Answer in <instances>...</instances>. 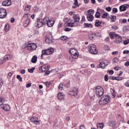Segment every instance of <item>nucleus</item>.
Masks as SVG:
<instances>
[{
	"label": "nucleus",
	"mask_w": 129,
	"mask_h": 129,
	"mask_svg": "<svg viewBox=\"0 0 129 129\" xmlns=\"http://www.w3.org/2000/svg\"><path fill=\"white\" fill-rule=\"evenodd\" d=\"M70 84V82L69 81H67V85H66V86H67V87H69Z\"/></svg>",
	"instance_id": "obj_61"
},
{
	"label": "nucleus",
	"mask_w": 129,
	"mask_h": 129,
	"mask_svg": "<svg viewBox=\"0 0 129 129\" xmlns=\"http://www.w3.org/2000/svg\"><path fill=\"white\" fill-rule=\"evenodd\" d=\"M65 97V95L63 94V93H59L57 94V98L59 100H64V98Z\"/></svg>",
	"instance_id": "obj_20"
},
{
	"label": "nucleus",
	"mask_w": 129,
	"mask_h": 129,
	"mask_svg": "<svg viewBox=\"0 0 129 129\" xmlns=\"http://www.w3.org/2000/svg\"><path fill=\"white\" fill-rule=\"evenodd\" d=\"M31 86H32V84L31 83H29L26 85V87L27 88H29L31 87Z\"/></svg>",
	"instance_id": "obj_58"
},
{
	"label": "nucleus",
	"mask_w": 129,
	"mask_h": 129,
	"mask_svg": "<svg viewBox=\"0 0 129 129\" xmlns=\"http://www.w3.org/2000/svg\"><path fill=\"white\" fill-rule=\"evenodd\" d=\"M12 74L11 72L9 73L7 75V78H8V79H11V77H12Z\"/></svg>",
	"instance_id": "obj_44"
},
{
	"label": "nucleus",
	"mask_w": 129,
	"mask_h": 129,
	"mask_svg": "<svg viewBox=\"0 0 129 129\" xmlns=\"http://www.w3.org/2000/svg\"><path fill=\"white\" fill-rule=\"evenodd\" d=\"M124 65L125 66H126V67H128L129 66V61H126L124 63Z\"/></svg>",
	"instance_id": "obj_57"
},
{
	"label": "nucleus",
	"mask_w": 129,
	"mask_h": 129,
	"mask_svg": "<svg viewBox=\"0 0 129 129\" xmlns=\"http://www.w3.org/2000/svg\"><path fill=\"white\" fill-rule=\"evenodd\" d=\"M90 38V40H93V38H94V37L93 36V35H91L89 36Z\"/></svg>",
	"instance_id": "obj_63"
},
{
	"label": "nucleus",
	"mask_w": 129,
	"mask_h": 129,
	"mask_svg": "<svg viewBox=\"0 0 129 129\" xmlns=\"http://www.w3.org/2000/svg\"><path fill=\"white\" fill-rule=\"evenodd\" d=\"M78 93V89L77 88H74L72 91H71V93L70 94L71 95H73L74 96H75V95H77Z\"/></svg>",
	"instance_id": "obj_19"
},
{
	"label": "nucleus",
	"mask_w": 129,
	"mask_h": 129,
	"mask_svg": "<svg viewBox=\"0 0 129 129\" xmlns=\"http://www.w3.org/2000/svg\"><path fill=\"white\" fill-rule=\"evenodd\" d=\"M115 124H116V123H115L114 121H110L109 122V125H110V126H113V127L115 126Z\"/></svg>",
	"instance_id": "obj_28"
},
{
	"label": "nucleus",
	"mask_w": 129,
	"mask_h": 129,
	"mask_svg": "<svg viewBox=\"0 0 129 129\" xmlns=\"http://www.w3.org/2000/svg\"><path fill=\"white\" fill-rule=\"evenodd\" d=\"M101 14V12L97 11L95 14V17L96 18H99L100 17V14Z\"/></svg>",
	"instance_id": "obj_34"
},
{
	"label": "nucleus",
	"mask_w": 129,
	"mask_h": 129,
	"mask_svg": "<svg viewBox=\"0 0 129 129\" xmlns=\"http://www.w3.org/2000/svg\"><path fill=\"white\" fill-rule=\"evenodd\" d=\"M112 11L113 13H117V9L116 8H113Z\"/></svg>",
	"instance_id": "obj_55"
},
{
	"label": "nucleus",
	"mask_w": 129,
	"mask_h": 129,
	"mask_svg": "<svg viewBox=\"0 0 129 129\" xmlns=\"http://www.w3.org/2000/svg\"><path fill=\"white\" fill-rule=\"evenodd\" d=\"M124 45H127L128 44V40H125L123 41Z\"/></svg>",
	"instance_id": "obj_52"
},
{
	"label": "nucleus",
	"mask_w": 129,
	"mask_h": 129,
	"mask_svg": "<svg viewBox=\"0 0 129 129\" xmlns=\"http://www.w3.org/2000/svg\"><path fill=\"white\" fill-rule=\"evenodd\" d=\"M88 50L93 55H96L98 53V50L96 48V46L94 44H90L88 46Z\"/></svg>",
	"instance_id": "obj_6"
},
{
	"label": "nucleus",
	"mask_w": 129,
	"mask_h": 129,
	"mask_svg": "<svg viewBox=\"0 0 129 129\" xmlns=\"http://www.w3.org/2000/svg\"><path fill=\"white\" fill-rule=\"evenodd\" d=\"M119 10L120 12H124L125 11H126V7L124 5H121L119 7Z\"/></svg>",
	"instance_id": "obj_27"
},
{
	"label": "nucleus",
	"mask_w": 129,
	"mask_h": 129,
	"mask_svg": "<svg viewBox=\"0 0 129 129\" xmlns=\"http://www.w3.org/2000/svg\"><path fill=\"white\" fill-rule=\"evenodd\" d=\"M84 26H85V27H86L87 28H88V27L92 28L93 27L91 24H88V23H85Z\"/></svg>",
	"instance_id": "obj_36"
},
{
	"label": "nucleus",
	"mask_w": 129,
	"mask_h": 129,
	"mask_svg": "<svg viewBox=\"0 0 129 129\" xmlns=\"http://www.w3.org/2000/svg\"><path fill=\"white\" fill-rule=\"evenodd\" d=\"M94 91L97 97H98L99 98L101 97V96L103 95V93H104L103 88L101 86H97L95 88Z\"/></svg>",
	"instance_id": "obj_4"
},
{
	"label": "nucleus",
	"mask_w": 129,
	"mask_h": 129,
	"mask_svg": "<svg viewBox=\"0 0 129 129\" xmlns=\"http://www.w3.org/2000/svg\"><path fill=\"white\" fill-rule=\"evenodd\" d=\"M59 90H63V84L60 83L58 86Z\"/></svg>",
	"instance_id": "obj_38"
},
{
	"label": "nucleus",
	"mask_w": 129,
	"mask_h": 129,
	"mask_svg": "<svg viewBox=\"0 0 129 129\" xmlns=\"http://www.w3.org/2000/svg\"><path fill=\"white\" fill-rule=\"evenodd\" d=\"M3 86V80L0 78V88Z\"/></svg>",
	"instance_id": "obj_60"
},
{
	"label": "nucleus",
	"mask_w": 129,
	"mask_h": 129,
	"mask_svg": "<svg viewBox=\"0 0 129 129\" xmlns=\"http://www.w3.org/2000/svg\"><path fill=\"white\" fill-rule=\"evenodd\" d=\"M1 107L6 111H9L11 109V107H10V105L9 104L3 105V106Z\"/></svg>",
	"instance_id": "obj_22"
},
{
	"label": "nucleus",
	"mask_w": 129,
	"mask_h": 129,
	"mask_svg": "<svg viewBox=\"0 0 129 129\" xmlns=\"http://www.w3.org/2000/svg\"><path fill=\"white\" fill-rule=\"evenodd\" d=\"M95 26L96 27H100V28H102L103 27V23L98 20H96L95 23Z\"/></svg>",
	"instance_id": "obj_21"
},
{
	"label": "nucleus",
	"mask_w": 129,
	"mask_h": 129,
	"mask_svg": "<svg viewBox=\"0 0 129 129\" xmlns=\"http://www.w3.org/2000/svg\"><path fill=\"white\" fill-rule=\"evenodd\" d=\"M118 58L117 57H115L113 59V63H117L118 62Z\"/></svg>",
	"instance_id": "obj_40"
},
{
	"label": "nucleus",
	"mask_w": 129,
	"mask_h": 129,
	"mask_svg": "<svg viewBox=\"0 0 129 129\" xmlns=\"http://www.w3.org/2000/svg\"><path fill=\"white\" fill-rule=\"evenodd\" d=\"M99 62H100L99 66L100 68H102V69H103L104 67L107 66L109 63L108 62H107V60H103L102 61H101V60H100Z\"/></svg>",
	"instance_id": "obj_14"
},
{
	"label": "nucleus",
	"mask_w": 129,
	"mask_h": 129,
	"mask_svg": "<svg viewBox=\"0 0 129 129\" xmlns=\"http://www.w3.org/2000/svg\"><path fill=\"white\" fill-rule=\"evenodd\" d=\"M31 16V15L29 13H25L23 15V16L22 17V19H30V16Z\"/></svg>",
	"instance_id": "obj_26"
},
{
	"label": "nucleus",
	"mask_w": 129,
	"mask_h": 129,
	"mask_svg": "<svg viewBox=\"0 0 129 129\" xmlns=\"http://www.w3.org/2000/svg\"><path fill=\"white\" fill-rule=\"evenodd\" d=\"M112 96H113V98H114V97H115V96H116V94L115 93V90L112 89Z\"/></svg>",
	"instance_id": "obj_33"
},
{
	"label": "nucleus",
	"mask_w": 129,
	"mask_h": 129,
	"mask_svg": "<svg viewBox=\"0 0 129 129\" xmlns=\"http://www.w3.org/2000/svg\"><path fill=\"white\" fill-rule=\"evenodd\" d=\"M34 70H35V68H32V69H28V72L30 73H33L34 72Z\"/></svg>",
	"instance_id": "obj_42"
},
{
	"label": "nucleus",
	"mask_w": 129,
	"mask_h": 129,
	"mask_svg": "<svg viewBox=\"0 0 129 129\" xmlns=\"http://www.w3.org/2000/svg\"><path fill=\"white\" fill-rule=\"evenodd\" d=\"M30 121L32 122V123H34L36 125H39L40 124V121H39V119L37 117H32L30 118Z\"/></svg>",
	"instance_id": "obj_12"
},
{
	"label": "nucleus",
	"mask_w": 129,
	"mask_h": 129,
	"mask_svg": "<svg viewBox=\"0 0 129 129\" xmlns=\"http://www.w3.org/2000/svg\"><path fill=\"white\" fill-rule=\"evenodd\" d=\"M7 17V11L4 8H0V19H5Z\"/></svg>",
	"instance_id": "obj_11"
},
{
	"label": "nucleus",
	"mask_w": 129,
	"mask_h": 129,
	"mask_svg": "<svg viewBox=\"0 0 129 129\" xmlns=\"http://www.w3.org/2000/svg\"><path fill=\"white\" fill-rule=\"evenodd\" d=\"M37 55H34L32 57V58L31 59V62L32 63H36L37 62Z\"/></svg>",
	"instance_id": "obj_29"
},
{
	"label": "nucleus",
	"mask_w": 129,
	"mask_h": 129,
	"mask_svg": "<svg viewBox=\"0 0 129 129\" xmlns=\"http://www.w3.org/2000/svg\"><path fill=\"white\" fill-rule=\"evenodd\" d=\"M68 18H65L64 19H63V22H65L66 23L65 24L66 25H67V23H68Z\"/></svg>",
	"instance_id": "obj_53"
},
{
	"label": "nucleus",
	"mask_w": 129,
	"mask_h": 129,
	"mask_svg": "<svg viewBox=\"0 0 129 129\" xmlns=\"http://www.w3.org/2000/svg\"><path fill=\"white\" fill-rule=\"evenodd\" d=\"M69 52L71 54L72 56L69 57V60L70 62H74V61H75V59H77L78 56H79L78 50L76 48H72L69 50Z\"/></svg>",
	"instance_id": "obj_2"
},
{
	"label": "nucleus",
	"mask_w": 129,
	"mask_h": 129,
	"mask_svg": "<svg viewBox=\"0 0 129 129\" xmlns=\"http://www.w3.org/2000/svg\"><path fill=\"white\" fill-rule=\"evenodd\" d=\"M31 22V20L30 19H27L25 23L24 24V27H27L29 24L30 22Z\"/></svg>",
	"instance_id": "obj_30"
},
{
	"label": "nucleus",
	"mask_w": 129,
	"mask_h": 129,
	"mask_svg": "<svg viewBox=\"0 0 129 129\" xmlns=\"http://www.w3.org/2000/svg\"><path fill=\"white\" fill-rule=\"evenodd\" d=\"M114 19H115V16H112L111 18V22H115Z\"/></svg>",
	"instance_id": "obj_56"
},
{
	"label": "nucleus",
	"mask_w": 129,
	"mask_h": 129,
	"mask_svg": "<svg viewBox=\"0 0 129 129\" xmlns=\"http://www.w3.org/2000/svg\"><path fill=\"white\" fill-rule=\"evenodd\" d=\"M121 36L117 35L115 37L114 43H116V44H119V43L121 42Z\"/></svg>",
	"instance_id": "obj_18"
},
{
	"label": "nucleus",
	"mask_w": 129,
	"mask_h": 129,
	"mask_svg": "<svg viewBox=\"0 0 129 129\" xmlns=\"http://www.w3.org/2000/svg\"><path fill=\"white\" fill-rule=\"evenodd\" d=\"M42 25H44V19L41 21V19H38L37 20V23L35 24L36 28H41Z\"/></svg>",
	"instance_id": "obj_13"
},
{
	"label": "nucleus",
	"mask_w": 129,
	"mask_h": 129,
	"mask_svg": "<svg viewBox=\"0 0 129 129\" xmlns=\"http://www.w3.org/2000/svg\"><path fill=\"white\" fill-rule=\"evenodd\" d=\"M39 69L40 71H41V72H45L44 75L47 76L50 74V71H49L50 66L47 64H43L42 66L39 67Z\"/></svg>",
	"instance_id": "obj_7"
},
{
	"label": "nucleus",
	"mask_w": 129,
	"mask_h": 129,
	"mask_svg": "<svg viewBox=\"0 0 129 129\" xmlns=\"http://www.w3.org/2000/svg\"><path fill=\"white\" fill-rule=\"evenodd\" d=\"M54 23L55 21H54V20H52L51 19H49V17H46L43 19L44 26L47 25V27L50 28L51 27H53V26H54Z\"/></svg>",
	"instance_id": "obj_5"
},
{
	"label": "nucleus",
	"mask_w": 129,
	"mask_h": 129,
	"mask_svg": "<svg viewBox=\"0 0 129 129\" xmlns=\"http://www.w3.org/2000/svg\"><path fill=\"white\" fill-rule=\"evenodd\" d=\"M106 11H107V12H110V11H111V8L108 7H106L105 9Z\"/></svg>",
	"instance_id": "obj_48"
},
{
	"label": "nucleus",
	"mask_w": 129,
	"mask_h": 129,
	"mask_svg": "<svg viewBox=\"0 0 129 129\" xmlns=\"http://www.w3.org/2000/svg\"><path fill=\"white\" fill-rule=\"evenodd\" d=\"M125 86H126V87H129V80L127 81L125 83Z\"/></svg>",
	"instance_id": "obj_49"
},
{
	"label": "nucleus",
	"mask_w": 129,
	"mask_h": 129,
	"mask_svg": "<svg viewBox=\"0 0 129 129\" xmlns=\"http://www.w3.org/2000/svg\"><path fill=\"white\" fill-rule=\"evenodd\" d=\"M112 55H118V51H115L112 52Z\"/></svg>",
	"instance_id": "obj_47"
},
{
	"label": "nucleus",
	"mask_w": 129,
	"mask_h": 129,
	"mask_svg": "<svg viewBox=\"0 0 129 129\" xmlns=\"http://www.w3.org/2000/svg\"><path fill=\"white\" fill-rule=\"evenodd\" d=\"M10 28H11V27L10 26V25L9 24H6L5 27V30L6 32H8L9 30H10Z\"/></svg>",
	"instance_id": "obj_32"
},
{
	"label": "nucleus",
	"mask_w": 129,
	"mask_h": 129,
	"mask_svg": "<svg viewBox=\"0 0 129 129\" xmlns=\"http://www.w3.org/2000/svg\"><path fill=\"white\" fill-rule=\"evenodd\" d=\"M26 47L28 51H34L37 49V44L34 43H28Z\"/></svg>",
	"instance_id": "obj_10"
},
{
	"label": "nucleus",
	"mask_w": 129,
	"mask_h": 129,
	"mask_svg": "<svg viewBox=\"0 0 129 129\" xmlns=\"http://www.w3.org/2000/svg\"><path fill=\"white\" fill-rule=\"evenodd\" d=\"M17 78L18 80H19V81L20 82H22V81H23V78H22V77H21V76L20 75H17Z\"/></svg>",
	"instance_id": "obj_37"
},
{
	"label": "nucleus",
	"mask_w": 129,
	"mask_h": 129,
	"mask_svg": "<svg viewBox=\"0 0 129 129\" xmlns=\"http://www.w3.org/2000/svg\"><path fill=\"white\" fill-rule=\"evenodd\" d=\"M110 96L108 95H104L102 96L99 101L100 105H106L110 102Z\"/></svg>",
	"instance_id": "obj_3"
},
{
	"label": "nucleus",
	"mask_w": 129,
	"mask_h": 129,
	"mask_svg": "<svg viewBox=\"0 0 129 129\" xmlns=\"http://www.w3.org/2000/svg\"><path fill=\"white\" fill-rule=\"evenodd\" d=\"M87 19L89 22H92L94 17H93V12L92 10H89L87 11Z\"/></svg>",
	"instance_id": "obj_9"
},
{
	"label": "nucleus",
	"mask_w": 129,
	"mask_h": 129,
	"mask_svg": "<svg viewBox=\"0 0 129 129\" xmlns=\"http://www.w3.org/2000/svg\"><path fill=\"white\" fill-rule=\"evenodd\" d=\"M80 129H86V128L85 127V126L84 125H81L80 126Z\"/></svg>",
	"instance_id": "obj_54"
},
{
	"label": "nucleus",
	"mask_w": 129,
	"mask_h": 129,
	"mask_svg": "<svg viewBox=\"0 0 129 129\" xmlns=\"http://www.w3.org/2000/svg\"><path fill=\"white\" fill-rule=\"evenodd\" d=\"M53 40H54L53 35H52V32H49L46 35L45 38V42L47 44H52L53 43Z\"/></svg>",
	"instance_id": "obj_8"
},
{
	"label": "nucleus",
	"mask_w": 129,
	"mask_h": 129,
	"mask_svg": "<svg viewBox=\"0 0 129 129\" xmlns=\"http://www.w3.org/2000/svg\"><path fill=\"white\" fill-rule=\"evenodd\" d=\"M104 126V124L103 123H99L97 124V127L98 129H102Z\"/></svg>",
	"instance_id": "obj_24"
},
{
	"label": "nucleus",
	"mask_w": 129,
	"mask_h": 129,
	"mask_svg": "<svg viewBox=\"0 0 129 129\" xmlns=\"http://www.w3.org/2000/svg\"><path fill=\"white\" fill-rule=\"evenodd\" d=\"M6 62V59L5 58V57H3L0 59V64H4Z\"/></svg>",
	"instance_id": "obj_35"
},
{
	"label": "nucleus",
	"mask_w": 129,
	"mask_h": 129,
	"mask_svg": "<svg viewBox=\"0 0 129 129\" xmlns=\"http://www.w3.org/2000/svg\"><path fill=\"white\" fill-rule=\"evenodd\" d=\"M74 5H75V6H77V7H79V5L78 4V1H75L74 3Z\"/></svg>",
	"instance_id": "obj_51"
},
{
	"label": "nucleus",
	"mask_w": 129,
	"mask_h": 129,
	"mask_svg": "<svg viewBox=\"0 0 129 129\" xmlns=\"http://www.w3.org/2000/svg\"><path fill=\"white\" fill-rule=\"evenodd\" d=\"M26 11H30L31 10V5H26L25 7Z\"/></svg>",
	"instance_id": "obj_39"
},
{
	"label": "nucleus",
	"mask_w": 129,
	"mask_h": 129,
	"mask_svg": "<svg viewBox=\"0 0 129 129\" xmlns=\"http://www.w3.org/2000/svg\"><path fill=\"white\" fill-rule=\"evenodd\" d=\"M2 5L4 6V7H9L12 5V1L11 0H7L3 2Z\"/></svg>",
	"instance_id": "obj_17"
},
{
	"label": "nucleus",
	"mask_w": 129,
	"mask_h": 129,
	"mask_svg": "<svg viewBox=\"0 0 129 129\" xmlns=\"http://www.w3.org/2000/svg\"><path fill=\"white\" fill-rule=\"evenodd\" d=\"M109 36L110 39H114V38H116V37L117 36V34L115 33L114 32H110L109 33Z\"/></svg>",
	"instance_id": "obj_23"
},
{
	"label": "nucleus",
	"mask_w": 129,
	"mask_h": 129,
	"mask_svg": "<svg viewBox=\"0 0 129 129\" xmlns=\"http://www.w3.org/2000/svg\"><path fill=\"white\" fill-rule=\"evenodd\" d=\"M42 54H41V56H40L41 59H43V58H44V56H43L44 55H45V53H44V49L42 50Z\"/></svg>",
	"instance_id": "obj_50"
},
{
	"label": "nucleus",
	"mask_w": 129,
	"mask_h": 129,
	"mask_svg": "<svg viewBox=\"0 0 129 129\" xmlns=\"http://www.w3.org/2000/svg\"><path fill=\"white\" fill-rule=\"evenodd\" d=\"M64 31L65 32H70V31H71V28H64Z\"/></svg>",
	"instance_id": "obj_46"
},
{
	"label": "nucleus",
	"mask_w": 129,
	"mask_h": 129,
	"mask_svg": "<svg viewBox=\"0 0 129 129\" xmlns=\"http://www.w3.org/2000/svg\"><path fill=\"white\" fill-rule=\"evenodd\" d=\"M45 84H46V86H47V87H49V85H50V82H46L45 83Z\"/></svg>",
	"instance_id": "obj_64"
},
{
	"label": "nucleus",
	"mask_w": 129,
	"mask_h": 129,
	"mask_svg": "<svg viewBox=\"0 0 129 129\" xmlns=\"http://www.w3.org/2000/svg\"><path fill=\"white\" fill-rule=\"evenodd\" d=\"M21 74H25L26 73V70H22L21 71Z\"/></svg>",
	"instance_id": "obj_59"
},
{
	"label": "nucleus",
	"mask_w": 129,
	"mask_h": 129,
	"mask_svg": "<svg viewBox=\"0 0 129 129\" xmlns=\"http://www.w3.org/2000/svg\"><path fill=\"white\" fill-rule=\"evenodd\" d=\"M45 55H51L54 52V49L53 48L48 49L46 50H44L43 51Z\"/></svg>",
	"instance_id": "obj_15"
},
{
	"label": "nucleus",
	"mask_w": 129,
	"mask_h": 129,
	"mask_svg": "<svg viewBox=\"0 0 129 129\" xmlns=\"http://www.w3.org/2000/svg\"><path fill=\"white\" fill-rule=\"evenodd\" d=\"M13 57V55L12 54H7L6 55L4 56V58L5 59V60H10V59H12V58Z\"/></svg>",
	"instance_id": "obj_25"
},
{
	"label": "nucleus",
	"mask_w": 129,
	"mask_h": 129,
	"mask_svg": "<svg viewBox=\"0 0 129 129\" xmlns=\"http://www.w3.org/2000/svg\"><path fill=\"white\" fill-rule=\"evenodd\" d=\"M111 29H113V30L115 31V30H118V27L113 25L111 27Z\"/></svg>",
	"instance_id": "obj_41"
},
{
	"label": "nucleus",
	"mask_w": 129,
	"mask_h": 129,
	"mask_svg": "<svg viewBox=\"0 0 129 129\" xmlns=\"http://www.w3.org/2000/svg\"><path fill=\"white\" fill-rule=\"evenodd\" d=\"M113 80H117L118 81H119L120 80H122V79H124L123 77H112Z\"/></svg>",
	"instance_id": "obj_31"
},
{
	"label": "nucleus",
	"mask_w": 129,
	"mask_h": 129,
	"mask_svg": "<svg viewBox=\"0 0 129 129\" xmlns=\"http://www.w3.org/2000/svg\"><path fill=\"white\" fill-rule=\"evenodd\" d=\"M101 14H102L101 16L102 19H106L108 16V13L105 12L103 10H100Z\"/></svg>",
	"instance_id": "obj_16"
},
{
	"label": "nucleus",
	"mask_w": 129,
	"mask_h": 129,
	"mask_svg": "<svg viewBox=\"0 0 129 129\" xmlns=\"http://www.w3.org/2000/svg\"><path fill=\"white\" fill-rule=\"evenodd\" d=\"M129 51L128 50H124L123 52V54H128Z\"/></svg>",
	"instance_id": "obj_62"
},
{
	"label": "nucleus",
	"mask_w": 129,
	"mask_h": 129,
	"mask_svg": "<svg viewBox=\"0 0 129 129\" xmlns=\"http://www.w3.org/2000/svg\"><path fill=\"white\" fill-rule=\"evenodd\" d=\"M73 18L74 19V21L70 19L68 20L67 23V26L70 27L71 28L76 27L78 25L77 23H79V21L80 20V16H79V15L78 14H74Z\"/></svg>",
	"instance_id": "obj_1"
},
{
	"label": "nucleus",
	"mask_w": 129,
	"mask_h": 129,
	"mask_svg": "<svg viewBox=\"0 0 129 129\" xmlns=\"http://www.w3.org/2000/svg\"><path fill=\"white\" fill-rule=\"evenodd\" d=\"M104 49L106 51H107L109 49V46H108V45H106L104 46Z\"/></svg>",
	"instance_id": "obj_45"
},
{
	"label": "nucleus",
	"mask_w": 129,
	"mask_h": 129,
	"mask_svg": "<svg viewBox=\"0 0 129 129\" xmlns=\"http://www.w3.org/2000/svg\"><path fill=\"white\" fill-rule=\"evenodd\" d=\"M60 39L62 40V41H66L67 40V37H66V36H61L60 37Z\"/></svg>",
	"instance_id": "obj_43"
}]
</instances>
